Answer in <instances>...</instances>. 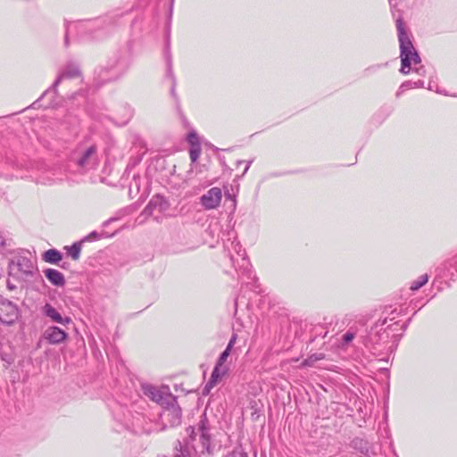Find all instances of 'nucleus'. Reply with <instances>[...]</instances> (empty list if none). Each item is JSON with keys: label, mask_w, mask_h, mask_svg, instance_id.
I'll return each mask as SVG.
<instances>
[{"label": "nucleus", "mask_w": 457, "mask_h": 457, "mask_svg": "<svg viewBox=\"0 0 457 457\" xmlns=\"http://www.w3.org/2000/svg\"><path fill=\"white\" fill-rule=\"evenodd\" d=\"M186 438L177 441L173 457H198L211 453L213 436L212 426L205 412L200 416L195 425L186 428Z\"/></svg>", "instance_id": "f03ea898"}, {"label": "nucleus", "mask_w": 457, "mask_h": 457, "mask_svg": "<svg viewBox=\"0 0 457 457\" xmlns=\"http://www.w3.org/2000/svg\"><path fill=\"white\" fill-rule=\"evenodd\" d=\"M43 272H44L46 278H47V280L53 286L57 287H64L66 280H65L64 275L61 271H59L55 269L47 268V269L44 270Z\"/></svg>", "instance_id": "aec40b11"}, {"label": "nucleus", "mask_w": 457, "mask_h": 457, "mask_svg": "<svg viewBox=\"0 0 457 457\" xmlns=\"http://www.w3.org/2000/svg\"><path fill=\"white\" fill-rule=\"evenodd\" d=\"M123 15L122 12L115 11L104 17H99L95 20H88L79 22H71L66 25L64 43L69 46L70 35L78 31L80 37L88 36L92 38H100L105 35L106 31L118 23V20Z\"/></svg>", "instance_id": "20e7f679"}, {"label": "nucleus", "mask_w": 457, "mask_h": 457, "mask_svg": "<svg viewBox=\"0 0 457 457\" xmlns=\"http://www.w3.org/2000/svg\"><path fill=\"white\" fill-rule=\"evenodd\" d=\"M393 1H394V0H388L389 4L391 5V7H392V8H394V7H395V5L393 4Z\"/></svg>", "instance_id": "37998d69"}, {"label": "nucleus", "mask_w": 457, "mask_h": 457, "mask_svg": "<svg viewBox=\"0 0 457 457\" xmlns=\"http://www.w3.org/2000/svg\"><path fill=\"white\" fill-rule=\"evenodd\" d=\"M12 265H15L18 268V270L26 277L33 276L35 265L29 252L26 253V254H19L12 259L10 266Z\"/></svg>", "instance_id": "2eb2a0df"}, {"label": "nucleus", "mask_w": 457, "mask_h": 457, "mask_svg": "<svg viewBox=\"0 0 457 457\" xmlns=\"http://www.w3.org/2000/svg\"><path fill=\"white\" fill-rule=\"evenodd\" d=\"M81 75V71L79 66L73 62H69L59 73L57 79L53 83L52 87L48 88L44 94L43 96L49 94L50 92L55 93L57 86L65 79H75L79 78Z\"/></svg>", "instance_id": "ddd939ff"}, {"label": "nucleus", "mask_w": 457, "mask_h": 457, "mask_svg": "<svg viewBox=\"0 0 457 457\" xmlns=\"http://www.w3.org/2000/svg\"><path fill=\"white\" fill-rule=\"evenodd\" d=\"M222 192L219 187H212L200 198L201 204L207 210L217 208L221 201Z\"/></svg>", "instance_id": "f3484780"}, {"label": "nucleus", "mask_w": 457, "mask_h": 457, "mask_svg": "<svg viewBox=\"0 0 457 457\" xmlns=\"http://www.w3.org/2000/svg\"><path fill=\"white\" fill-rule=\"evenodd\" d=\"M221 239L224 242L225 248L229 253L230 261L236 270L243 276H245L247 279L255 281L256 277L252 270V265L246 256L245 250L243 249L240 243L237 241L236 231L230 229L226 234L223 232ZM250 283L251 281L246 282V284Z\"/></svg>", "instance_id": "39448f33"}, {"label": "nucleus", "mask_w": 457, "mask_h": 457, "mask_svg": "<svg viewBox=\"0 0 457 457\" xmlns=\"http://www.w3.org/2000/svg\"><path fill=\"white\" fill-rule=\"evenodd\" d=\"M380 67H381V65H380V64H378V65H375V66H370V67H369V68H367V69L365 70V72H367V73H369V72H373V71H375L377 69H379Z\"/></svg>", "instance_id": "e433bc0d"}, {"label": "nucleus", "mask_w": 457, "mask_h": 457, "mask_svg": "<svg viewBox=\"0 0 457 457\" xmlns=\"http://www.w3.org/2000/svg\"><path fill=\"white\" fill-rule=\"evenodd\" d=\"M83 242L81 240L73 243L71 245L64 247L66 253L74 261H77L80 257V252L82 249Z\"/></svg>", "instance_id": "5701e85b"}, {"label": "nucleus", "mask_w": 457, "mask_h": 457, "mask_svg": "<svg viewBox=\"0 0 457 457\" xmlns=\"http://www.w3.org/2000/svg\"><path fill=\"white\" fill-rule=\"evenodd\" d=\"M12 166L17 170H22L24 168L23 164L18 161H12Z\"/></svg>", "instance_id": "f704fd0d"}, {"label": "nucleus", "mask_w": 457, "mask_h": 457, "mask_svg": "<svg viewBox=\"0 0 457 457\" xmlns=\"http://www.w3.org/2000/svg\"><path fill=\"white\" fill-rule=\"evenodd\" d=\"M237 301H238V299H237V298H236V299L234 300V305H235V308H236V309H237Z\"/></svg>", "instance_id": "79ce46f5"}, {"label": "nucleus", "mask_w": 457, "mask_h": 457, "mask_svg": "<svg viewBox=\"0 0 457 457\" xmlns=\"http://www.w3.org/2000/svg\"><path fill=\"white\" fill-rule=\"evenodd\" d=\"M225 457H249L241 445L234 448Z\"/></svg>", "instance_id": "cd10ccee"}, {"label": "nucleus", "mask_w": 457, "mask_h": 457, "mask_svg": "<svg viewBox=\"0 0 457 457\" xmlns=\"http://www.w3.org/2000/svg\"><path fill=\"white\" fill-rule=\"evenodd\" d=\"M424 87V81L423 80H417V81H411V80H406L402 83V85L399 87L398 92L396 93V96H399L401 93H403L405 90L411 89V88H418V87Z\"/></svg>", "instance_id": "b1692460"}, {"label": "nucleus", "mask_w": 457, "mask_h": 457, "mask_svg": "<svg viewBox=\"0 0 457 457\" xmlns=\"http://www.w3.org/2000/svg\"><path fill=\"white\" fill-rule=\"evenodd\" d=\"M101 238V235L97 233L96 231H92L87 236L84 237L81 241L84 242H91L95 240H98Z\"/></svg>", "instance_id": "7c9ffc66"}, {"label": "nucleus", "mask_w": 457, "mask_h": 457, "mask_svg": "<svg viewBox=\"0 0 457 457\" xmlns=\"http://www.w3.org/2000/svg\"><path fill=\"white\" fill-rule=\"evenodd\" d=\"M436 276L434 284L439 279L447 281H454L457 278V265L455 262L447 261L436 269Z\"/></svg>", "instance_id": "dca6fc26"}, {"label": "nucleus", "mask_w": 457, "mask_h": 457, "mask_svg": "<svg viewBox=\"0 0 457 457\" xmlns=\"http://www.w3.org/2000/svg\"><path fill=\"white\" fill-rule=\"evenodd\" d=\"M396 29L400 43V57L402 62L400 72L406 75L411 71V62L414 65L420 64L421 62V58L413 46L410 35L405 28L403 19L401 15L396 18Z\"/></svg>", "instance_id": "423d86ee"}, {"label": "nucleus", "mask_w": 457, "mask_h": 457, "mask_svg": "<svg viewBox=\"0 0 457 457\" xmlns=\"http://www.w3.org/2000/svg\"><path fill=\"white\" fill-rule=\"evenodd\" d=\"M230 353V349L227 348L220 353L217 363L212 372L211 378L204 386V391H209L217 382L228 372V368L224 366Z\"/></svg>", "instance_id": "f8f14e48"}, {"label": "nucleus", "mask_w": 457, "mask_h": 457, "mask_svg": "<svg viewBox=\"0 0 457 457\" xmlns=\"http://www.w3.org/2000/svg\"><path fill=\"white\" fill-rule=\"evenodd\" d=\"M324 353H313L308 356L303 362L304 366H312L316 361L324 359Z\"/></svg>", "instance_id": "bb28decb"}, {"label": "nucleus", "mask_w": 457, "mask_h": 457, "mask_svg": "<svg viewBox=\"0 0 457 457\" xmlns=\"http://www.w3.org/2000/svg\"><path fill=\"white\" fill-rule=\"evenodd\" d=\"M44 337L50 344L56 345L63 342L68 334L63 329L52 326L45 331Z\"/></svg>", "instance_id": "a211bd4d"}, {"label": "nucleus", "mask_w": 457, "mask_h": 457, "mask_svg": "<svg viewBox=\"0 0 457 457\" xmlns=\"http://www.w3.org/2000/svg\"><path fill=\"white\" fill-rule=\"evenodd\" d=\"M142 390L145 395L161 406L170 404L172 402H175V396L169 392L168 386L159 388L155 386L147 384L142 386Z\"/></svg>", "instance_id": "6e6552de"}, {"label": "nucleus", "mask_w": 457, "mask_h": 457, "mask_svg": "<svg viewBox=\"0 0 457 457\" xmlns=\"http://www.w3.org/2000/svg\"><path fill=\"white\" fill-rule=\"evenodd\" d=\"M351 447L365 456H368L370 453V443L363 438H353L351 442Z\"/></svg>", "instance_id": "412c9836"}, {"label": "nucleus", "mask_w": 457, "mask_h": 457, "mask_svg": "<svg viewBox=\"0 0 457 457\" xmlns=\"http://www.w3.org/2000/svg\"><path fill=\"white\" fill-rule=\"evenodd\" d=\"M428 281V275L423 274L420 276L416 280L412 281L410 289L412 291L419 290Z\"/></svg>", "instance_id": "393cba45"}, {"label": "nucleus", "mask_w": 457, "mask_h": 457, "mask_svg": "<svg viewBox=\"0 0 457 457\" xmlns=\"http://www.w3.org/2000/svg\"><path fill=\"white\" fill-rule=\"evenodd\" d=\"M355 337V332L352 329L347 330L342 337V344L348 345Z\"/></svg>", "instance_id": "c756f323"}, {"label": "nucleus", "mask_w": 457, "mask_h": 457, "mask_svg": "<svg viewBox=\"0 0 457 457\" xmlns=\"http://www.w3.org/2000/svg\"><path fill=\"white\" fill-rule=\"evenodd\" d=\"M236 339H237V336L236 335H233L227 345V348L230 349L233 347L235 342H236Z\"/></svg>", "instance_id": "c9c22d12"}, {"label": "nucleus", "mask_w": 457, "mask_h": 457, "mask_svg": "<svg viewBox=\"0 0 457 457\" xmlns=\"http://www.w3.org/2000/svg\"><path fill=\"white\" fill-rule=\"evenodd\" d=\"M244 162H245L244 161H237V165H240V164H242V163H244Z\"/></svg>", "instance_id": "c03bdc74"}, {"label": "nucleus", "mask_w": 457, "mask_h": 457, "mask_svg": "<svg viewBox=\"0 0 457 457\" xmlns=\"http://www.w3.org/2000/svg\"><path fill=\"white\" fill-rule=\"evenodd\" d=\"M162 407L163 410L160 414V418L164 427L179 426L181 423L182 411L177 403V398L175 397V402H172V403L165 404Z\"/></svg>", "instance_id": "1a4fd4ad"}, {"label": "nucleus", "mask_w": 457, "mask_h": 457, "mask_svg": "<svg viewBox=\"0 0 457 457\" xmlns=\"http://www.w3.org/2000/svg\"><path fill=\"white\" fill-rule=\"evenodd\" d=\"M7 287L10 290H13L16 288V287L14 285L11 284L10 282H7Z\"/></svg>", "instance_id": "a19ab883"}, {"label": "nucleus", "mask_w": 457, "mask_h": 457, "mask_svg": "<svg viewBox=\"0 0 457 457\" xmlns=\"http://www.w3.org/2000/svg\"><path fill=\"white\" fill-rule=\"evenodd\" d=\"M187 141L190 144V146L195 145V143H200L198 136L195 131L189 132L187 136Z\"/></svg>", "instance_id": "2f4dec72"}, {"label": "nucleus", "mask_w": 457, "mask_h": 457, "mask_svg": "<svg viewBox=\"0 0 457 457\" xmlns=\"http://www.w3.org/2000/svg\"><path fill=\"white\" fill-rule=\"evenodd\" d=\"M414 71H415V72H417L419 75H420V76H425L426 70H425L424 66L420 65V67L415 68V69H414Z\"/></svg>", "instance_id": "72a5a7b5"}, {"label": "nucleus", "mask_w": 457, "mask_h": 457, "mask_svg": "<svg viewBox=\"0 0 457 457\" xmlns=\"http://www.w3.org/2000/svg\"><path fill=\"white\" fill-rule=\"evenodd\" d=\"M201 144L195 143V145L190 146L189 155L192 162H195L201 154Z\"/></svg>", "instance_id": "a878e982"}, {"label": "nucleus", "mask_w": 457, "mask_h": 457, "mask_svg": "<svg viewBox=\"0 0 457 457\" xmlns=\"http://www.w3.org/2000/svg\"><path fill=\"white\" fill-rule=\"evenodd\" d=\"M42 258L46 262L51 264H57L59 262L62 261V254L57 249L52 248L46 251L43 253Z\"/></svg>", "instance_id": "4be33fe9"}, {"label": "nucleus", "mask_w": 457, "mask_h": 457, "mask_svg": "<svg viewBox=\"0 0 457 457\" xmlns=\"http://www.w3.org/2000/svg\"><path fill=\"white\" fill-rule=\"evenodd\" d=\"M410 322H411V319H409L405 323H403V324L401 326L400 329H401L403 332H404V331H405V329L407 328V326L409 325V323H410Z\"/></svg>", "instance_id": "58836bf2"}, {"label": "nucleus", "mask_w": 457, "mask_h": 457, "mask_svg": "<svg viewBox=\"0 0 457 457\" xmlns=\"http://www.w3.org/2000/svg\"><path fill=\"white\" fill-rule=\"evenodd\" d=\"M2 239V237L0 238V240Z\"/></svg>", "instance_id": "49530a36"}, {"label": "nucleus", "mask_w": 457, "mask_h": 457, "mask_svg": "<svg viewBox=\"0 0 457 457\" xmlns=\"http://www.w3.org/2000/svg\"><path fill=\"white\" fill-rule=\"evenodd\" d=\"M20 317L18 306L0 295V321L12 325Z\"/></svg>", "instance_id": "9d476101"}, {"label": "nucleus", "mask_w": 457, "mask_h": 457, "mask_svg": "<svg viewBox=\"0 0 457 457\" xmlns=\"http://www.w3.org/2000/svg\"><path fill=\"white\" fill-rule=\"evenodd\" d=\"M100 162V154L96 145H79L71 153L62 167L50 170L51 176L42 180L44 183L75 180L77 176L96 170Z\"/></svg>", "instance_id": "f257e3e1"}, {"label": "nucleus", "mask_w": 457, "mask_h": 457, "mask_svg": "<svg viewBox=\"0 0 457 457\" xmlns=\"http://www.w3.org/2000/svg\"><path fill=\"white\" fill-rule=\"evenodd\" d=\"M130 117H131V112H130V110H129L128 111V117H127L126 120L121 122V124H126L129 121V120L130 119Z\"/></svg>", "instance_id": "ea45409f"}, {"label": "nucleus", "mask_w": 457, "mask_h": 457, "mask_svg": "<svg viewBox=\"0 0 457 457\" xmlns=\"http://www.w3.org/2000/svg\"><path fill=\"white\" fill-rule=\"evenodd\" d=\"M428 90H431V91H436L437 93H440V94H444L445 95V92H442L441 90H439L437 85H436L434 82L430 81L429 84H428Z\"/></svg>", "instance_id": "473e14b6"}, {"label": "nucleus", "mask_w": 457, "mask_h": 457, "mask_svg": "<svg viewBox=\"0 0 457 457\" xmlns=\"http://www.w3.org/2000/svg\"><path fill=\"white\" fill-rule=\"evenodd\" d=\"M136 420H132L131 422H125L124 427L127 430L132 432V433H137L138 432V426L137 421L139 420V418H136Z\"/></svg>", "instance_id": "c85d7f7f"}, {"label": "nucleus", "mask_w": 457, "mask_h": 457, "mask_svg": "<svg viewBox=\"0 0 457 457\" xmlns=\"http://www.w3.org/2000/svg\"><path fill=\"white\" fill-rule=\"evenodd\" d=\"M399 314L396 309L393 310L389 316L378 320L364 337L363 344L373 355L380 356L387 352L392 353L397 347L403 335V333H395L399 330V324L398 322L386 324L388 320H395Z\"/></svg>", "instance_id": "7ed1b4c3"}, {"label": "nucleus", "mask_w": 457, "mask_h": 457, "mask_svg": "<svg viewBox=\"0 0 457 457\" xmlns=\"http://www.w3.org/2000/svg\"><path fill=\"white\" fill-rule=\"evenodd\" d=\"M41 312L43 315L49 318L52 321L59 323V324H68L71 321V319L68 317L63 318L58 311L52 306L50 303H46Z\"/></svg>", "instance_id": "6ab92c4d"}, {"label": "nucleus", "mask_w": 457, "mask_h": 457, "mask_svg": "<svg viewBox=\"0 0 457 457\" xmlns=\"http://www.w3.org/2000/svg\"><path fill=\"white\" fill-rule=\"evenodd\" d=\"M16 176L23 177V176H25V175L21 173V174H17Z\"/></svg>", "instance_id": "a18cd8bd"}, {"label": "nucleus", "mask_w": 457, "mask_h": 457, "mask_svg": "<svg viewBox=\"0 0 457 457\" xmlns=\"http://www.w3.org/2000/svg\"><path fill=\"white\" fill-rule=\"evenodd\" d=\"M170 207V203L162 195L156 194L152 196L147 205L145 207L143 213L145 215H154V212L162 214L166 212Z\"/></svg>", "instance_id": "4468645a"}, {"label": "nucleus", "mask_w": 457, "mask_h": 457, "mask_svg": "<svg viewBox=\"0 0 457 457\" xmlns=\"http://www.w3.org/2000/svg\"><path fill=\"white\" fill-rule=\"evenodd\" d=\"M130 61L127 56L115 54L96 71V80L98 85L115 81L128 71Z\"/></svg>", "instance_id": "0eeeda50"}, {"label": "nucleus", "mask_w": 457, "mask_h": 457, "mask_svg": "<svg viewBox=\"0 0 457 457\" xmlns=\"http://www.w3.org/2000/svg\"><path fill=\"white\" fill-rule=\"evenodd\" d=\"M164 57L166 61L167 65V77H169L171 80V88H170V95L175 99L177 104V110L179 113L180 117L182 119H185L181 108L179 106V98L176 93V78L174 75V72L172 71V56L170 52V36H167L166 43H165V48H164Z\"/></svg>", "instance_id": "9b49d317"}, {"label": "nucleus", "mask_w": 457, "mask_h": 457, "mask_svg": "<svg viewBox=\"0 0 457 457\" xmlns=\"http://www.w3.org/2000/svg\"><path fill=\"white\" fill-rule=\"evenodd\" d=\"M252 162H253V160L246 162L245 168L244 172H243L242 175H245L246 173V171L250 168V165L252 164Z\"/></svg>", "instance_id": "4c0bfd02"}]
</instances>
